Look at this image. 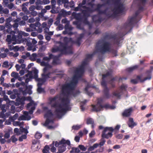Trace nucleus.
I'll list each match as a JSON object with an SVG mask.
<instances>
[{
	"label": "nucleus",
	"instance_id": "nucleus-1",
	"mask_svg": "<svg viewBox=\"0 0 153 153\" xmlns=\"http://www.w3.org/2000/svg\"><path fill=\"white\" fill-rule=\"evenodd\" d=\"M92 56L93 54L88 55L86 58L82 62L80 66L70 68L69 72L74 74L71 82L62 85L61 94L49 98V104L52 108L55 109L54 114L58 117H61L66 111L70 110V98L72 96H76L77 94L79 93V91H75L74 88L84 72L85 66Z\"/></svg>",
	"mask_w": 153,
	"mask_h": 153
},
{
	"label": "nucleus",
	"instance_id": "nucleus-2",
	"mask_svg": "<svg viewBox=\"0 0 153 153\" xmlns=\"http://www.w3.org/2000/svg\"><path fill=\"white\" fill-rule=\"evenodd\" d=\"M63 42L54 41L56 44L52 49V52L55 53L58 51L65 54H71L72 53V47L70 45L71 43V39L66 37L61 38Z\"/></svg>",
	"mask_w": 153,
	"mask_h": 153
},
{
	"label": "nucleus",
	"instance_id": "nucleus-3",
	"mask_svg": "<svg viewBox=\"0 0 153 153\" xmlns=\"http://www.w3.org/2000/svg\"><path fill=\"white\" fill-rule=\"evenodd\" d=\"M53 55L52 54H50L48 57L45 56L43 58V61L41 62L40 59H36V61L38 63H40V65L42 66H44L45 68L43 69V73H44V69L47 68V69L48 74H51V75H56L57 77H62L63 76V72L61 71H58L57 69L53 70L51 71H50V69L52 68L51 66L49 65V62L50 59L53 57Z\"/></svg>",
	"mask_w": 153,
	"mask_h": 153
},
{
	"label": "nucleus",
	"instance_id": "nucleus-4",
	"mask_svg": "<svg viewBox=\"0 0 153 153\" xmlns=\"http://www.w3.org/2000/svg\"><path fill=\"white\" fill-rule=\"evenodd\" d=\"M25 100H28L30 102L27 105V109L29 111L28 112L27 111H24L23 114L24 115L20 117L18 119L19 120H30L31 117L28 115V114H32L35 109L36 104L32 100L31 97H28L25 98Z\"/></svg>",
	"mask_w": 153,
	"mask_h": 153
},
{
	"label": "nucleus",
	"instance_id": "nucleus-5",
	"mask_svg": "<svg viewBox=\"0 0 153 153\" xmlns=\"http://www.w3.org/2000/svg\"><path fill=\"white\" fill-rule=\"evenodd\" d=\"M47 68H45L44 70V73L42 74V78H39L38 79V83L37 84V92L41 93L44 91V90L41 88V85L48 78H54L56 75H51V74H48Z\"/></svg>",
	"mask_w": 153,
	"mask_h": 153
},
{
	"label": "nucleus",
	"instance_id": "nucleus-6",
	"mask_svg": "<svg viewBox=\"0 0 153 153\" xmlns=\"http://www.w3.org/2000/svg\"><path fill=\"white\" fill-rule=\"evenodd\" d=\"M79 10L82 11V13L84 17V19L82 21L83 23L88 25L90 27V24L87 20L86 17L89 16L90 13L92 12L93 10L90 9L88 7H86L85 6H82L81 4H79L78 7L74 9V10L75 11Z\"/></svg>",
	"mask_w": 153,
	"mask_h": 153
},
{
	"label": "nucleus",
	"instance_id": "nucleus-7",
	"mask_svg": "<svg viewBox=\"0 0 153 153\" xmlns=\"http://www.w3.org/2000/svg\"><path fill=\"white\" fill-rule=\"evenodd\" d=\"M44 110L45 112L46 113L45 115V117L47 118V119L45 123L43 124V126L47 127L49 129H52L54 128V127L51 126H49V125L52 124L53 123V121L52 120H50V118L53 115V114L50 110H48V108L47 107L44 108Z\"/></svg>",
	"mask_w": 153,
	"mask_h": 153
},
{
	"label": "nucleus",
	"instance_id": "nucleus-8",
	"mask_svg": "<svg viewBox=\"0 0 153 153\" xmlns=\"http://www.w3.org/2000/svg\"><path fill=\"white\" fill-rule=\"evenodd\" d=\"M121 0H117L115 4L114 8L112 10V13L110 16H115L117 14L122 13L124 9V5L121 1Z\"/></svg>",
	"mask_w": 153,
	"mask_h": 153
},
{
	"label": "nucleus",
	"instance_id": "nucleus-9",
	"mask_svg": "<svg viewBox=\"0 0 153 153\" xmlns=\"http://www.w3.org/2000/svg\"><path fill=\"white\" fill-rule=\"evenodd\" d=\"M98 46L100 51L102 53L109 51L111 49L110 44L105 40L99 41Z\"/></svg>",
	"mask_w": 153,
	"mask_h": 153
},
{
	"label": "nucleus",
	"instance_id": "nucleus-10",
	"mask_svg": "<svg viewBox=\"0 0 153 153\" xmlns=\"http://www.w3.org/2000/svg\"><path fill=\"white\" fill-rule=\"evenodd\" d=\"M94 1V0H84L82 1V3L80 4H82V6H84V5H85L86 2L91 7V8H90V9L91 10H92L93 11L94 10H97L100 13H105L106 14V11L107 10H105L103 11H100V9L103 6V4H98L97 5V7L95 9H94V8L95 7V5L94 4H93V2Z\"/></svg>",
	"mask_w": 153,
	"mask_h": 153
},
{
	"label": "nucleus",
	"instance_id": "nucleus-11",
	"mask_svg": "<svg viewBox=\"0 0 153 153\" xmlns=\"http://www.w3.org/2000/svg\"><path fill=\"white\" fill-rule=\"evenodd\" d=\"M138 14V12H136L135 13V16L132 17L130 19H128V22L125 25V28L127 30H129L130 31L132 28L134 24L137 22L136 16Z\"/></svg>",
	"mask_w": 153,
	"mask_h": 153
},
{
	"label": "nucleus",
	"instance_id": "nucleus-12",
	"mask_svg": "<svg viewBox=\"0 0 153 153\" xmlns=\"http://www.w3.org/2000/svg\"><path fill=\"white\" fill-rule=\"evenodd\" d=\"M21 85L22 86L23 88H20L19 90L20 92H22L23 95H25L27 94H31L32 93V92L31 89L32 88V86L29 85L28 87L25 85V83L24 82H22L21 83Z\"/></svg>",
	"mask_w": 153,
	"mask_h": 153
},
{
	"label": "nucleus",
	"instance_id": "nucleus-13",
	"mask_svg": "<svg viewBox=\"0 0 153 153\" xmlns=\"http://www.w3.org/2000/svg\"><path fill=\"white\" fill-rule=\"evenodd\" d=\"M61 145L59 146L58 152L57 153H62L64 152L66 149V145L70 146V142L69 140H65L64 139H62L60 141Z\"/></svg>",
	"mask_w": 153,
	"mask_h": 153
},
{
	"label": "nucleus",
	"instance_id": "nucleus-14",
	"mask_svg": "<svg viewBox=\"0 0 153 153\" xmlns=\"http://www.w3.org/2000/svg\"><path fill=\"white\" fill-rule=\"evenodd\" d=\"M114 129L112 127H106L102 132V136L107 139L111 137L112 136V134L111 131H112Z\"/></svg>",
	"mask_w": 153,
	"mask_h": 153
},
{
	"label": "nucleus",
	"instance_id": "nucleus-15",
	"mask_svg": "<svg viewBox=\"0 0 153 153\" xmlns=\"http://www.w3.org/2000/svg\"><path fill=\"white\" fill-rule=\"evenodd\" d=\"M102 101V100L101 98L99 99L98 100L97 104L96 105H92V110L97 112L101 111L103 107L101 104Z\"/></svg>",
	"mask_w": 153,
	"mask_h": 153
},
{
	"label": "nucleus",
	"instance_id": "nucleus-16",
	"mask_svg": "<svg viewBox=\"0 0 153 153\" xmlns=\"http://www.w3.org/2000/svg\"><path fill=\"white\" fill-rule=\"evenodd\" d=\"M38 71L36 69H34L31 71H29L27 74L25 75L26 77H29L30 78H32L35 79L37 80L39 78L38 77Z\"/></svg>",
	"mask_w": 153,
	"mask_h": 153
},
{
	"label": "nucleus",
	"instance_id": "nucleus-17",
	"mask_svg": "<svg viewBox=\"0 0 153 153\" xmlns=\"http://www.w3.org/2000/svg\"><path fill=\"white\" fill-rule=\"evenodd\" d=\"M62 22L63 23H65L66 24L65 26V29L69 30H72L73 27L69 25V21L67 20L66 19H62Z\"/></svg>",
	"mask_w": 153,
	"mask_h": 153
},
{
	"label": "nucleus",
	"instance_id": "nucleus-18",
	"mask_svg": "<svg viewBox=\"0 0 153 153\" xmlns=\"http://www.w3.org/2000/svg\"><path fill=\"white\" fill-rule=\"evenodd\" d=\"M18 35L17 37H16V43L20 44L22 42L25 41L26 42L27 41V40L26 39L22 38V34H20V31L18 32Z\"/></svg>",
	"mask_w": 153,
	"mask_h": 153
},
{
	"label": "nucleus",
	"instance_id": "nucleus-19",
	"mask_svg": "<svg viewBox=\"0 0 153 153\" xmlns=\"http://www.w3.org/2000/svg\"><path fill=\"white\" fill-rule=\"evenodd\" d=\"M101 85L104 87V91L105 97L107 98H108L109 96L108 92V90L106 86L105 82L103 80H102L101 82Z\"/></svg>",
	"mask_w": 153,
	"mask_h": 153
},
{
	"label": "nucleus",
	"instance_id": "nucleus-20",
	"mask_svg": "<svg viewBox=\"0 0 153 153\" xmlns=\"http://www.w3.org/2000/svg\"><path fill=\"white\" fill-rule=\"evenodd\" d=\"M128 124V126L131 128H133L134 126L137 125V123L134 122L133 118H129Z\"/></svg>",
	"mask_w": 153,
	"mask_h": 153
},
{
	"label": "nucleus",
	"instance_id": "nucleus-21",
	"mask_svg": "<svg viewBox=\"0 0 153 153\" xmlns=\"http://www.w3.org/2000/svg\"><path fill=\"white\" fill-rule=\"evenodd\" d=\"M132 111V109L131 108L126 109L122 114L123 116L126 117L129 116L131 115Z\"/></svg>",
	"mask_w": 153,
	"mask_h": 153
},
{
	"label": "nucleus",
	"instance_id": "nucleus-22",
	"mask_svg": "<svg viewBox=\"0 0 153 153\" xmlns=\"http://www.w3.org/2000/svg\"><path fill=\"white\" fill-rule=\"evenodd\" d=\"M121 37H120L119 36H116L114 38V43L118 45L120 44V43L121 42L122 40Z\"/></svg>",
	"mask_w": 153,
	"mask_h": 153
},
{
	"label": "nucleus",
	"instance_id": "nucleus-23",
	"mask_svg": "<svg viewBox=\"0 0 153 153\" xmlns=\"http://www.w3.org/2000/svg\"><path fill=\"white\" fill-rule=\"evenodd\" d=\"M152 77L151 75H149L147 77H145L144 79L142 80L141 79V76H137V78L138 80H140V81L142 82H144L145 81L147 80H150L151 79Z\"/></svg>",
	"mask_w": 153,
	"mask_h": 153
},
{
	"label": "nucleus",
	"instance_id": "nucleus-24",
	"mask_svg": "<svg viewBox=\"0 0 153 153\" xmlns=\"http://www.w3.org/2000/svg\"><path fill=\"white\" fill-rule=\"evenodd\" d=\"M84 35L83 33L81 34L76 40V42L78 45H80L81 43V40L84 36Z\"/></svg>",
	"mask_w": 153,
	"mask_h": 153
},
{
	"label": "nucleus",
	"instance_id": "nucleus-25",
	"mask_svg": "<svg viewBox=\"0 0 153 153\" xmlns=\"http://www.w3.org/2000/svg\"><path fill=\"white\" fill-rule=\"evenodd\" d=\"M139 67L137 65H135L127 69V71L129 72H131L137 69Z\"/></svg>",
	"mask_w": 153,
	"mask_h": 153
},
{
	"label": "nucleus",
	"instance_id": "nucleus-26",
	"mask_svg": "<svg viewBox=\"0 0 153 153\" xmlns=\"http://www.w3.org/2000/svg\"><path fill=\"white\" fill-rule=\"evenodd\" d=\"M24 124V122H20L19 121H14L13 123V125L15 126H19L20 128L22 127V126Z\"/></svg>",
	"mask_w": 153,
	"mask_h": 153
},
{
	"label": "nucleus",
	"instance_id": "nucleus-27",
	"mask_svg": "<svg viewBox=\"0 0 153 153\" xmlns=\"http://www.w3.org/2000/svg\"><path fill=\"white\" fill-rule=\"evenodd\" d=\"M93 20L95 22H100L101 20L99 18L98 16H94L92 18Z\"/></svg>",
	"mask_w": 153,
	"mask_h": 153
},
{
	"label": "nucleus",
	"instance_id": "nucleus-28",
	"mask_svg": "<svg viewBox=\"0 0 153 153\" xmlns=\"http://www.w3.org/2000/svg\"><path fill=\"white\" fill-rule=\"evenodd\" d=\"M9 13V10L7 8L4 9L3 8L0 11V14H7Z\"/></svg>",
	"mask_w": 153,
	"mask_h": 153
},
{
	"label": "nucleus",
	"instance_id": "nucleus-29",
	"mask_svg": "<svg viewBox=\"0 0 153 153\" xmlns=\"http://www.w3.org/2000/svg\"><path fill=\"white\" fill-rule=\"evenodd\" d=\"M36 57L37 54L36 53H33L30 56V59L32 61H34L36 60Z\"/></svg>",
	"mask_w": 153,
	"mask_h": 153
},
{
	"label": "nucleus",
	"instance_id": "nucleus-30",
	"mask_svg": "<svg viewBox=\"0 0 153 153\" xmlns=\"http://www.w3.org/2000/svg\"><path fill=\"white\" fill-rule=\"evenodd\" d=\"M19 116L18 114H16L13 117H10L9 120L11 121H13L15 120H16Z\"/></svg>",
	"mask_w": 153,
	"mask_h": 153
},
{
	"label": "nucleus",
	"instance_id": "nucleus-31",
	"mask_svg": "<svg viewBox=\"0 0 153 153\" xmlns=\"http://www.w3.org/2000/svg\"><path fill=\"white\" fill-rule=\"evenodd\" d=\"M19 19H17L16 20H15L14 21V23L13 25L12 26V27H13V28H17L18 26V22L19 21Z\"/></svg>",
	"mask_w": 153,
	"mask_h": 153
},
{
	"label": "nucleus",
	"instance_id": "nucleus-32",
	"mask_svg": "<svg viewBox=\"0 0 153 153\" xmlns=\"http://www.w3.org/2000/svg\"><path fill=\"white\" fill-rule=\"evenodd\" d=\"M50 150L49 147L48 146H45L44 149L43 150V153H48Z\"/></svg>",
	"mask_w": 153,
	"mask_h": 153
},
{
	"label": "nucleus",
	"instance_id": "nucleus-33",
	"mask_svg": "<svg viewBox=\"0 0 153 153\" xmlns=\"http://www.w3.org/2000/svg\"><path fill=\"white\" fill-rule=\"evenodd\" d=\"M11 76L13 77L16 79L18 78L19 76L18 73L15 72H13L11 73Z\"/></svg>",
	"mask_w": 153,
	"mask_h": 153
},
{
	"label": "nucleus",
	"instance_id": "nucleus-34",
	"mask_svg": "<svg viewBox=\"0 0 153 153\" xmlns=\"http://www.w3.org/2000/svg\"><path fill=\"white\" fill-rule=\"evenodd\" d=\"M20 133H21V134L24 133L25 134H27L28 133V131L27 129L25 128H20Z\"/></svg>",
	"mask_w": 153,
	"mask_h": 153
},
{
	"label": "nucleus",
	"instance_id": "nucleus-35",
	"mask_svg": "<svg viewBox=\"0 0 153 153\" xmlns=\"http://www.w3.org/2000/svg\"><path fill=\"white\" fill-rule=\"evenodd\" d=\"M27 50L28 51H32L33 52L34 51H36V48L32 45L28 47L27 48Z\"/></svg>",
	"mask_w": 153,
	"mask_h": 153
},
{
	"label": "nucleus",
	"instance_id": "nucleus-36",
	"mask_svg": "<svg viewBox=\"0 0 153 153\" xmlns=\"http://www.w3.org/2000/svg\"><path fill=\"white\" fill-rule=\"evenodd\" d=\"M113 94L117 98H119L121 95V91L120 92L118 91H117L114 92Z\"/></svg>",
	"mask_w": 153,
	"mask_h": 153
},
{
	"label": "nucleus",
	"instance_id": "nucleus-37",
	"mask_svg": "<svg viewBox=\"0 0 153 153\" xmlns=\"http://www.w3.org/2000/svg\"><path fill=\"white\" fill-rule=\"evenodd\" d=\"M94 123V121L91 118H89L87 119V123L88 124H93Z\"/></svg>",
	"mask_w": 153,
	"mask_h": 153
},
{
	"label": "nucleus",
	"instance_id": "nucleus-38",
	"mask_svg": "<svg viewBox=\"0 0 153 153\" xmlns=\"http://www.w3.org/2000/svg\"><path fill=\"white\" fill-rule=\"evenodd\" d=\"M38 4H39V2L37 1L36 2V9L38 10H40L42 9V7L41 6H39Z\"/></svg>",
	"mask_w": 153,
	"mask_h": 153
},
{
	"label": "nucleus",
	"instance_id": "nucleus-39",
	"mask_svg": "<svg viewBox=\"0 0 153 153\" xmlns=\"http://www.w3.org/2000/svg\"><path fill=\"white\" fill-rule=\"evenodd\" d=\"M6 105H3L1 108L2 111L1 113V116H2L3 114H4V113L6 112V110L5 109Z\"/></svg>",
	"mask_w": 153,
	"mask_h": 153
},
{
	"label": "nucleus",
	"instance_id": "nucleus-40",
	"mask_svg": "<svg viewBox=\"0 0 153 153\" xmlns=\"http://www.w3.org/2000/svg\"><path fill=\"white\" fill-rule=\"evenodd\" d=\"M14 132L16 134L18 135L21 134L20 133V129H19L18 128H15L14 130Z\"/></svg>",
	"mask_w": 153,
	"mask_h": 153
},
{
	"label": "nucleus",
	"instance_id": "nucleus-41",
	"mask_svg": "<svg viewBox=\"0 0 153 153\" xmlns=\"http://www.w3.org/2000/svg\"><path fill=\"white\" fill-rule=\"evenodd\" d=\"M2 67L6 68H8L9 66V62L7 61L4 62L2 65Z\"/></svg>",
	"mask_w": 153,
	"mask_h": 153
},
{
	"label": "nucleus",
	"instance_id": "nucleus-42",
	"mask_svg": "<svg viewBox=\"0 0 153 153\" xmlns=\"http://www.w3.org/2000/svg\"><path fill=\"white\" fill-rule=\"evenodd\" d=\"M50 3V1L49 0H42L41 2L39 1V4H48Z\"/></svg>",
	"mask_w": 153,
	"mask_h": 153
},
{
	"label": "nucleus",
	"instance_id": "nucleus-43",
	"mask_svg": "<svg viewBox=\"0 0 153 153\" xmlns=\"http://www.w3.org/2000/svg\"><path fill=\"white\" fill-rule=\"evenodd\" d=\"M60 16H58L56 18V21L54 23V25L57 26L60 23Z\"/></svg>",
	"mask_w": 153,
	"mask_h": 153
},
{
	"label": "nucleus",
	"instance_id": "nucleus-44",
	"mask_svg": "<svg viewBox=\"0 0 153 153\" xmlns=\"http://www.w3.org/2000/svg\"><path fill=\"white\" fill-rule=\"evenodd\" d=\"M59 14L62 16H64L67 15L66 12L64 9L61 10Z\"/></svg>",
	"mask_w": 153,
	"mask_h": 153
},
{
	"label": "nucleus",
	"instance_id": "nucleus-45",
	"mask_svg": "<svg viewBox=\"0 0 153 153\" xmlns=\"http://www.w3.org/2000/svg\"><path fill=\"white\" fill-rule=\"evenodd\" d=\"M53 22V20L51 18L49 19L48 20V26L50 27L52 25V24Z\"/></svg>",
	"mask_w": 153,
	"mask_h": 153
},
{
	"label": "nucleus",
	"instance_id": "nucleus-46",
	"mask_svg": "<svg viewBox=\"0 0 153 153\" xmlns=\"http://www.w3.org/2000/svg\"><path fill=\"white\" fill-rule=\"evenodd\" d=\"M42 134L38 132H37L35 134V137L37 139H39L42 137Z\"/></svg>",
	"mask_w": 153,
	"mask_h": 153
},
{
	"label": "nucleus",
	"instance_id": "nucleus-47",
	"mask_svg": "<svg viewBox=\"0 0 153 153\" xmlns=\"http://www.w3.org/2000/svg\"><path fill=\"white\" fill-rule=\"evenodd\" d=\"M10 115V112H8L6 113L5 114H3L1 116V117L5 119L6 118L8 117Z\"/></svg>",
	"mask_w": 153,
	"mask_h": 153
},
{
	"label": "nucleus",
	"instance_id": "nucleus-48",
	"mask_svg": "<svg viewBox=\"0 0 153 153\" xmlns=\"http://www.w3.org/2000/svg\"><path fill=\"white\" fill-rule=\"evenodd\" d=\"M54 143V142L53 141L52 143V144H51L50 146H52V147H51V151L53 152H55V151L56 150V148L55 147H54L53 146V145Z\"/></svg>",
	"mask_w": 153,
	"mask_h": 153
},
{
	"label": "nucleus",
	"instance_id": "nucleus-49",
	"mask_svg": "<svg viewBox=\"0 0 153 153\" xmlns=\"http://www.w3.org/2000/svg\"><path fill=\"white\" fill-rule=\"evenodd\" d=\"M78 147L82 151H85L86 150L87 148L85 147L83 145H80Z\"/></svg>",
	"mask_w": 153,
	"mask_h": 153
},
{
	"label": "nucleus",
	"instance_id": "nucleus-50",
	"mask_svg": "<svg viewBox=\"0 0 153 153\" xmlns=\"http://www.w3.org/2000/svg\"><path fill=\"white\" fill-rule=\"evenodd\" d=\"M7 5L8 8L10 9H12L13 10L15 9L14 4L12 3H10L9 4H8Z\"/></svg>",
	"mask_w": 153,
	"mask_h": 153
},
{
	"label": "nucleus",
	"instance_id": "nucleus-51",
	"mask_svg": "<svg viewBox=\"0 0 153 153\" xmlns=\"http://www.w3.org/2000/svg\"><path fill=\"white\" fill-rule=\"evenodd\" d=\"M30 27L33 30H36V28L35 27V25L34 24H32L30 25Z\"/></svg>",
	"mask_w": 153,
	"mask_h": 153
},
{
	"label": "nucleus",
	"instance_id": "nucleus-52",
	"mask_svg": "<svg viewBox=\"0 0 153 153\" xmlns=\"http://www.w3.org/2000/svg\"><path fill=\"white\" fill-rule=\"evenodd\" d=\"M26 134H24L22 135L19 138V140L20 141H22L23 139H25L27 137Z\"/></svg>",
	"mask_w": 153,
	"mask_h": 153
},
{
	"label": "nucleus",
	"instance_id": "nucleus-53",
	"mask_svg": "<svg viewBox=\"0 0 153 153\" xmlns=\"http://www.w3.org/2000/svg\"><path fill=\"white\" fill-rule=\"evenodd\" d=\"M11 36L10 35H7V37L6 39V41L9 42V43H10V42L11 41Z\"/></svg>",
	"mask_w": 153,
	"mask_h": 153
},
{
	"label": "nucleus",
	"instance_id": "nucleus-54",
	"mask_svg": "<svg viewBox=\"0 0 153 153\" xmlns=\"http://www.w3.org/2000/svg\"><path fill=\"white\" fill-rule=\"evenodd\" d=\"M11 140L12 141V142L13 143L15 142L17 140V139L15 137V136L14 135L13 136L11 137Z\"/></svg>",
	"mask_w": 153,
	"mask_h": 153
},
{
	"label": "nucleus",
	"instance_id": "nucleus-55",
	"mask_svg": "<svg viewBox=\"0 0 153 153\" xmlns=\"http://www.w3.org/2000/svg\"><path fill=\"white\" fill-rule=\"evenodd\" d=\"M5 27L7 28H11L12 27V26L10 24V23L6 22Z\"/></svg>",
	"mask_w": 153,
	"mask_h": 153
},
{
	"label": "nucleus",
	"instance_id": "nucleus-56",
	"mask_svg": "<svg viewBox=\"0 0 153 153\" xmlns=\"http://www.w3.org/2000/svg\"><path fill=\"white\" fill-rule=\"evenodd\" d=\"M10 2L9 0H3V4L5 6H7Z\"/></svg>",
	"mask_w": 153,
	"mask_h": 153
},
{
	"label": "nucleus",
	"instance_id": "nucleus-57",
	"mask_svg": "<svg viewBox=\"0 0 153 153\" xmlns=\"http://www.w3.org/2000/svg\"><path fill=\"white\" fill-rule=\"evenodd\" d=\"M20 34H22L24 36H27L29 35V34L27 33H26L23 31H20Z\"/></svg>",
	"mask_w": 153,
	"mask_h": 153
},
{
	"label": "nucleus",
	"instance_id": "nucleus-58",
	"mask_svg": "<svg viewBox=\"0 0 153 153\" xmlns=\"http://www.w3.org/2000/svg\"><path fill=\"white\" fill-rule=\"evenodd\" d=\"M127 87L126 85H125L124 84L122 85L120 88L121 91H125Z\"/></svg>",
	"mask_w": 153,
	"mask_h": 153
},
{
	"label": "nucleus",
	"instance_id": "nucleus-59",
	"mask_svg": "<svg viewBox=\"0 0 153 153\" xmlns=\"http://www.w3.org/2000/svg\"><path fill=\"white\" fill-rule=\"evenodd\" d=\"M105 140L103 139H102L101 140V142H100L99 145L102 146H103L105 144Z\"/></svg>",
	"mask_w": 153,
	"mask_h": 153
},
{
	"label": "nucleus",
	"instance_id": "nucleus-60",
	"mask_svg": "<svg viewBox=\"0 0 153 153\" xmlns=\"http://www.w3.org/2000/svg\"><path fill=\"white\" fill-rule=\"evenodd\" d=\"M104 107L106 108H110L111 109H114L115 108V106L114 105L109 106V105L108 104L106 105Z\"/></svg>",
	"mask_w": 153,
	"mask_h": 153
},
{
	"label": "nucleus",
	"instance_id": "nucleus-61",
	"mask_svg": "<svg viewBox=\"0 0 153 153\" xmlns=\"http://www.w3.org/2000/svg\"><path fill=\"white\" fill-rule=\"evenodd\" d=\"M11 29V28H8V29L6 30H4L3 31V33L5 34H6V32L8 33H10L12 31Z\"/></svg>",
	"mask_w": 153,
	"mask_h": 153
},
{
	"label": "nucleus",
	"instance_id": "nucleus-62",
	"mask_svg": "<svg viewBox=\"0 0 153 153\" xmlns=\"http://www.w3.org/2000/svg\"><path fill=\"white\" fill-rule=\"evenodd\" d=\"M65 2V0H58L57 1V4L59 5Z\"/></svg>",
	"mask_w": 153,
	"mask_h": 153
},
{
	"label": "nucleus",
	"instance_id": "nucleus-63",
	"mask_svg": "<svg viewBox=\"0 0 153 153\" xmlns=\"http://www.w3.org/2000/svg\"><path fill=\"white\" fill-rule=\"evenodd\" d=\"M81 126L80 125L79 126H78V125H76V126H73L72 128L73 129H75V130H78L79 129V128H80Z\"/></svg>",
	"mask_w": 153,
	"mask_h": 153
},
{
	"label": "nucleus",
	"instance_id": "nucleus-64",
	"mask_svg": "<svg viewBox=\"0 0 153 153\" xmlns=\"http://www.w3.org/2000/svg\"><path fill=\"white\" fill-rule=\"evenodd\" d=\"M36 9V6L34 5H32L29 7V10L31 11H34Z\"/></svg>",
	"mask_w": 153,
	"mask_h": 153
}]
</instances>
